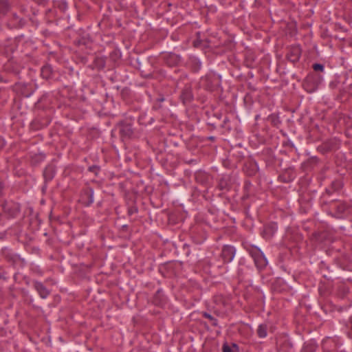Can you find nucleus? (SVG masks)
Returning a JSON list of instances; mask_svg holds the SVG:
<instances>
[{"label": "nucleus", "instance_id": "0eeeda50", "mask_svg": "<svg viewBox=\"0 0 352 352\" xmlns=\"http://www.w3.org/2000/svg\"><path fill=\"white\" fill-rule=\"evenodd\" d=\"M314 69L316 71H322L323 70V66L320 64H316L314 65Z\"/></svg>", "mask_w": 352, "mask_h": 352}, {"label": "nucleus", "instance_id": "7ed1b4c3", "mask_svg": "<svg viewBox=\"0 0 352 352\" xmlns=\"http://www.w3.org/2000/svg\"><path fill=\"white\" fill-rule=\"evenodd\" d=\"M300 54V48L298 47H294L291 50V52L289 54V59L292 62H295L298 59Z\"/></svg>", "mask_w": 352, "mask_h": 352}, {"label": "nucleus", "instance_id": "f03ea898", "mask_svg": "<svg viewBox=\"0 0 352 352\" xmlns=\"http://www.w3.org/2000/svg\"><path fill=\"white\" fill-rule=\"evenodd\" d=\"M233 255L234 249L232 247L226 245L223 248L222 251V256L226 261H230L233 258Z\"/></svg>", "mask_w": 352, "mask_h": 352}, {"label": "nucleus", "instance_id": "1a4fd4ad", "mask_svg": "<svg viewBox=\"0 0 352 352\" xmlns=\"http://www.w3.org/2000/svg\"><path fill=\"white\" fill-rule=\"evenodd\" d=\"M223 352H234L228 346L224 345L223 348Z\"/></svg>", "mask_w": 352, "mask_h": 352}, {"label": "nucleus", "instance_id": "39448f33", "mask_svg": "<svg viewBox=\"0 0 352 352\" xmlns=\"http://www.w3.org/2000/svg\"><path fill=\"white\" fill-rule=\"evenodd\" d=\"M120 132L123 135L129 136L132 132L131 127L129 125H124L120 129Z\"/></svg>", "mask_w": 352, "mask_h": 352}, {"label": "nucleus", "instance_id": "423d86ee", "mask_svg": "<svg viewBox=\"0 0 352 352\" xmlns=\"http://www.w3.org/2000/svg\"><path fill=\"white\" fill-rule=\"evenodd\" d=\"M37 289L39 291L41 297L45 298L47 294V292L46 291L45 288L42 285H39Z\"/></svg>", "mask_w": 352, "mask_h": 352}, {"label": "nucleus", "instance_id": "20e7f679", "mask_svg": "<svg viewBox=\"0 0 352 352\" xmlns=\"http://www.w3.org/2000/svg\"><path fill=\"white\" fill-rule=\"evenodd\" d=\"M267 331V326L261 324L258 327L257 329V333L259 337L261 338H265L267 335L266 333Z\"/></svg>", "mask_w": 352, "mask_h": 352}, {"label": "nucleus", "instance_id": "f8f14e48", "mask_svg": "<svg viewBox=\"0 0 352 352\" xmlns=\"http://www.w3.org/2000/svg\"><path fill=\"white\" fill-rule=\"evenodd\" d=\"M44 174H45V177H48L49 179H50V178H51V176H50V175H49V176L47 175V171H45Z\"/></svg>", "mask_w": 352, "mask_h": 352}, {"label": "nucleus", "instance_id": "9d476101", "mask_svg": "<svg viewBox=\"0 0 352 352\" xmlns=\"http://www.w3.org/2000/svg\"><path fill=\"white\" fill-rule=\"evenodd\" d=\"M50 67H46L45 68L43 69V71H42V73H43V75L45 76V73L47 72H48L50 70Z\"/></svg>", "mask_w": 352, "mask_h": 352}, {"label": "nucleus", "instance_id": "6e6552de", "mask_svg": "<svg viewBox=\"0 0 352 352\" xmlns=\"http://www.w3.org/2000/svg\"><path fill=\"white\" fill-rule=\"evenodd\" d=\"M303 352H313L312 346L306 345L304 348Z\"/></svg>", "mask_w": 352, "mask_h": 352}, {"label": "nucleus", "instance_id": "9b49d317", "mask_svg": "<svg viewBox=\"0 0 352 352\" xmlns=\"http://www.w3.org/2000/svg\"><path fill=\"white\" fill-rule=\"evenodd\" d=\"M204 316L209 319H212V316L209 314H205Z\"/></svg>", "mask_w": 352, "mask_h": 352}, {"label": "nucleus", "instance_id": "f257e3e1", "mask_svg": "<svg viewBox=\"0 0 352 352\" xmlns=\"http://www.w3.org/2000/svg\"><path fill=\"white\" fill-rule=\"evenodd\" d=\"M252 256L258 268H263L267 265V260L262 252L256 251L252 253Z\"/></svg>", "mask_w": 352, "mask_h": 352}]
</instances>
